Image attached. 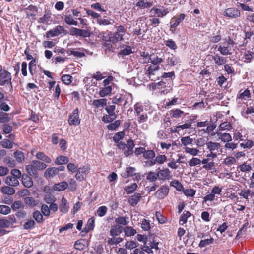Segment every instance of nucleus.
I'll return each instance as SVG.
<instances>
[{
  "label": "nucleus",
  "instance_id": "b1692460",
  "mask_svg": "<svg viewBox=\"0 0 254 254\" xmlns=\"http://www.w3.org/2000/svg\"><path fill=\"white\" fill-rule=\"evenodd\" d=\"M5 183L10 186H17L19 185V181L15 177L8 176L5 178Z\"/></svg>",
  "mask_w": 254,
  "mask_h": 254
},
{
  "label": "nucleus",
  "instance_id": "393cba45",
  "mask_svg": "<svg viewBox=\"0 0 254 254\" xmlns=\"http://www.w3.org/2000/svg\"><path fill=\"white\" fill-rule=\"evenodd\" d=\"M122 101H124L123 106L125 107L127 104H131L132 103V95L129 93H126L125 94H122Z\"/></svg>",
  "mask_w": 254,
  "mask_h": 254
},
{
  "label": "nucleus",
  "instance_id": "6e6d98bb",
  "mask_svg": "<svg viewBox=\"0 0 254 254\" xmlns=\"http://www.w3.org/2000/svg\"><path fill=\"white\" fill-rule=\"evenodd\" d=\"M33 217L37 223H41L43 221L42 214L39 211H35L33 213Z\"/></svg>",
  "mask_w": 254,
  "mask_h": 254
},
{
  "label": "nucleus",
  "instance_id": "412c9836",
  "mask_svg": "<svg viewBox=\"0 0 254 254\" xmlns=\"http://www.w3.org/2000/svg\"><path fill=\"white\" fill-rule=\"evenodd\" d=\"M68 186V183L66 182L63 181L57 184H55L53 186V190L57 191H61L66 189Z\"/></svg>",
  "mask_w": 254,
  "mask_h": 254
},
{
  "label": "nucleus",
  "instance_id": "79ce46f5",
  "mask_svg": "<svg viewBox=\"0 0 254 254\" xmlns=\"http://www.w3.org/2000/svg\"><path fill=\"white\" fill-rule=\"evenodd\" d=\"M114 21L112 19H108L104 18H98L97 20V23L100 25L107 26L112 24Z\"/></svg>",
  "mask_w": 254,
  "mask_h": 254
},
{
  "label": "nucleus",
  "instance_id": "49530a36",
  "mask_svg": "<svg viewBox=\"0 0 254 254\" xmlns=\"http://www.w3.org/2000/svg\"><path fill=\"white\" fill-rule=\"evenodd\" d=\"M14 156L16 160L18 162H22L25 158L24 153L22 151L19 150H17L14 153Z\"/></svg>",
  "mask_w": 254,
  "mask_h": 254
},
{
  "label": "nucleus",
  "instance_id": "69168bd1",
  "mask_svg": "<svg viewBox=\"0 0 254 254\" xmlns=\"http://www.w3.org/2000/svg\"><path fill=\"white\" fill-rule=\"evenodd\" d=\"M121 122L120 120H116L114 122L110 124L108 126L107 128L110 130H116L120 126Z\"/></svg>",
  "mask_w": 254,
  "mask_h": 254
},
{
  "label": "nucleus",
  "instance_id": "cd10ccee",
  "mask_svg": "<svg viewBox=\"0 0 254 254\" xmlns=\"http://www.w3.org/2000/svg\"><path fill=\"white\" fill-rule=\"evenodd\" d=\"M254 58V50L252 48V51L246 50L244 52V62L250 63Z\"/></svg>",
  "mask_w": 254,
  "mask_h": 254
},
{
  "label": "nucleus",
  "instance_id": "0eeeda50",
  "mask_svg": "<svg viewBox=\"0 0 254 254\" xmlns=\"http://www.w3.org/2000/svg\"><path fill=\"white\" fill-rule=\"evenodd\" d=\"M68 122L70 125L77 126L79 125L80 119L79 118L78 108L74 109L73 112L69 114Z\"/></svg>",
  "mask_w": 254,
  "mask_h": 254
},
{
  "label": "nucleus",
  "instance_id": "4d7b16f0",
  "mask_svg": "<svg viewBox=\"0 0 254 254\" xmlns=\"http://www.w3.org/2000/svg\"><path fill=\"white\" fill-rule=\"evenodd\" d=\"M170 114L172 115V117L178 118L181 117L184 114V112L179 109H176L170 111Z\"/></svg>",
  "mask_w": 254,
  "mask_h": 254
},
{
  "label": "nucleus",
  "instance_id": "864d4df0",
  "mask_svg": "<svg viewBox=\"0 0 254 254\" xmlns=\"http://www.w3.org/2000/svg\"><path fill=\"white\" fill-rule=\"evenodd\" d=\"M155 157V152L152 150H145L143 157L146 159H152Z\"/></svg>",
  "mask_w": 254,
  "mask_h": 254
},
{
  "label": "nucleus",
  "instance_id": "aec40b11",
  "mask_svg": "<svg viewBox=\"0 0 254 254\" xmlns=\"http://www.w3.org/2000/svg\"><path fill=\"white\" fill-rule=\"evenodd\" d=\"M136 169L132 167H128L126 168V170L121 173V176L125 178L133 176L135 173Z\"/></svg>",
  "mask_w": 254,
  "mask_h": 254
},
{
  "label": "nucleus",
  "instance_id": "9b49d317",
  "mask_svg": "<svg viewBox=\"0 0 254 254\" xmlns=\"http://www.w3.org/2000/svg\"><path fill=\"white\" fill-rule=\"evenodd\" d=\"M169 188L166 186H162L155 192V195L158 199H163L169 193Z\"/></svg>",
  "mask_w": 254,
  "mask_h": 254
},
{
  "label": "nucleus",
  "instance_id": "9d476101",
  "mask_svg": "<svg viewBox=\"0 0 254 254\" xmlns=\"http://www.w3.org/2000/svg\"><path fill=\"white\" fill-rule=\"evenodd\" d=\"M206 145L208 152H215L216 154H220L219 149L220 147V144L219 143L208 141L206 143Z\"/></svg>",
  "mask_w": 254,
  "mask_h": 254
},
{
  "label": "nucleus",
  "instance_id": "e433bc0d",
  "mask_svg": "<svg viewBox=\"0 0 254 254\" xmlns=\"http://www.w3.org/2000/svg\"><path fill=\"white\" fill-rule=\"evenodd\" d=\"M68 161V158L65 156L61 155L56 158L55 163L57 165H63L67 163Z\"/></svg>",
  "mask_w": 254,
  "mask_h": 254
},
{
  "label": "nucleus",
  "instance_id": "a19ab883",
  "mask_svg": "<svg viewBox=\"0 0 254 254\" xmlns=\"http://www.w3.org/2000/svg\"><path fill=\"white\" fill-rule=\"evenodd\" d=\"M32 163L38 170H44L47 167V165L45 163L38 160H33Z\"/></svg>",
  "mask_w": 254,
  "mask_h": 254
},
{
  "label": "nucleus",
  "instance_id": "774afa93",
  "mask_svg": "<svg viewBox=\"0 0 254 254\" xmlns=\"http://www.w3.org/2000/svg\"><path fill=\"white\" fill-rule=\"evenodd\" d=\"M254 145V142L251 140H247L245 142L240 143V146L246 149H250Z\"/></svg>",
  "mask_w": 254,
  "mask_h": 254
},
{
  "label": "nucleus",
  "instance_id": "f3484780",
  "mask_svg": "<svg viewBox=\"0 0 254 254\" xmlns=\"http://www.w3.org/2000/svg\"><path fill=\"white\" fill-rule=\"evenodd\" d=\"M158 175L160 180H169L170 178V171L168 168L163 169L158 172Z\"/></svg>",
  "mask_w": 254,
  "mask_h": 254
},
{
  "label": "nucleus",
  "instance_id": "f03ea898",
  "mask_svg": "<svg viewBox=\"0 0 254 254\" xmlns=\"http://www.w3.org/2000/svg\"><path fill=\"white\" fill-rule=\"evenodd\" d=\"M237 48L236 43L229 37L225 39V42L220 44L218 51L223 56L232 54Z\"/></svg>",
  "mask_w": 254,
  "mask_h": 254
},
{
  "label": "nucleus",
  "instance_id": "1a4fd4ad",
  "mask_svg": "<svg viewBox=\"0 0 254 254\" xmlns=\"http://www.w3.org/2000/svg\"><path fill=\"white\" fill-rule=\"evenodd\" d=\"M169 12V11L167 8L162 9L153 7L150 11L151 16H155L156 15L158 17H163Z\"/></svg>",
  "mask_w": 254,
  "mask_h": 254
},
{
  "label": "nucleus",
  "instance_id": "603ef678",
  "mask_svg": "<svg viewBox=\"0 0 254 254\" xmlns=\"http://www.w3.org/2000/svg\"><path fill=\"white\" fill-rule=\"evenodd\" d=\"M181 142L182 143V145L185 146H187V145L191 144L192 143L193 139L189 136L182 137L181 138Z\"/></svg>",
  "mask_w": 254,
  "mask_h": 254
},
{
  "label": "nucleus",
  "instance_id": "c756f323",
  "mask_svg": "<svg viewBox=\"0 0 254 254\" xmlns=\"http://www.w3.org/2000/svg\"><path fill=\"white\" fill-rule=\"evenodd\" d=\"M107 99L102 98L93 101L92 105L97 108H103L107 105Z\"/></svg>",
  "mask_w": 254,
  "mask_h": 254
},
{
  "label": "nucleus",
  "instance_id": "72a5a7b5",
  "mask_svg": "<svg viewBox=\"0 0 254 254\" xmlns=\"http://www.w3.org/2000/svg\"><path fill=\"white\" fill-rule=\"evenodd\" d=\"M152 5V2L145 1L144 0H140L136 4V6L140 9L148 8L151 7Z\"/></svg>",
  "mask_w": 254,
  "mask_h": 254
},
{
  "label": "nucleus",
  "instance_id": "37998d69",
  "mask_svg": "<svg viewBox=\"0 0 254 254\" xmlns=\"http://www.w3.org/2000/svg\"><path fill=\"white\" fill-rule=\"evenodd\" d=\"M138 246H139V244L135 241H127L125 245L126 248L128 250L136 249Z\"/></svg>",
  "mask_w": 254,
  "mask_h": 254
},
{
  "label": "nucleus",
  "instance_id": "20e7f679",
  "mask_svg": "<svg viewBox=\"0 0 254 254\" xmlns=\"http://www.w3.org/2000/svg\"><path fill=\"white\" fill-rule=\"evenodd\" d=\"M218 155L215 152H209L206 156V158L202 160V163L204 164L203 167L206 170L212 169L215 166L214 163L212 160L216 158Z\"/></svg>",
  "mask_w": 254,
  "mask_h": 254
},
{
  "label": "nucleus",
  "instance_id": "8fccbe9b",
  "mask_svg": "<svg viewBox=\"0 0 254 254\" xmlns=\"http://www.w3.org/2000/svg\"><path fill=\"white\" fill-rule=\"evenodd\" d=\"M179 129L181 134H182V132L183 130H186L190 129L191 127V123L190 122H187L182 125H178Z\"/></svg>",
  "mask_w": 254,
  "mask_h": 254
},
{
  "label": "nucleus",
  "instance_id": "f704fd0d",
  "mask_svg": "<svg viewBox=\"0 0 254 254\" xmlns=\"http://www.w3.org/2000/svg\"><path fill=\"white\" fill-rule=\"evenodd\" d=\"M123 230L125 232V236L127 237H131L135 235L137 233L136 230L131 226H126L123 228Z\"/></svg>",
  "mask_w": 254,
  "mask_h": 254
},
{
  "label": "nucleus",
  "instance_id": "7ed1b4c3",
  "mask_svg": "<svg viewBox=\"0 0 254 254\" xmlns=\"http://www.w3.org/2000/svg\"><path fill=\"white\" fill-rule=\"evenodd\" d=\"M126 32V29L124 26L120 25L117 27L116 31L110 35V42L116 43L124 40L123 36Z\"/></svg>",
  "mask_w": 254,
  "mask_h": 254
},
{
  "label": "nucleus",
  "instance_id": "6ab92c4d",
  "mask_svg": "<svg viewBox=\"0 0 254 254\" xmlns=\"http://www.w3.org/2000/svg\"><path fill=\"white\" fill-rule=\"evenodd\" d=\"M25 10L26 15L28 17L35 16L38 12L37 7L33 5H30Z\"/></svg>",
  "mask_w": 254,
  "mask_h": 254
},
{
  "label": "nucleus",
  "instance_id": "bb28decb",
  "mask_svg": "<svg viewBox=\"0 0 254 254\" xmlns=\"http://www.w3.org/2000/svg\"><path fill=\"white\" fill-rule=\"evenodd\" d=\"M60 210L63 213H66L68 211L69 206L67 204V200L64 197H62V201L59 205Z\"/></svg>",
  "mask_w": 254,
  "mask_h": 254
},
{
  "label": "nucleus",
  "instance_id": "4c0bfd02",
  "mask_svg": "<svg viewBox=\"0 0 254 254\" xmlns=\"http://www.w3.org/2000/svg\"><path fill=\"white\" fill-rule=\"evenodd\" d=\"M95 227V220L93 218H90L89 219L87 224L84 228L83 231L88 232L90 230H93Z\"/></svg>",
  "mask_w": 254,
  "mask_h": 254
},
{
  "label": "nucleus",
  "instance_id": "6e6552de",
  "mask_svg": "<svg viewBox=\"0 0 254 254\" xmlns=\"http://www.w3.org/2000/svg\"><path fill=\"white\" fill-rule=\"evenodd\" d=\"M223 15L231 18H237L240 16V11L236 8H229L224 11Z\"/></svg>",
  "mask_w": 254,
  "mask_h": 254
},
{
  "label": "nucleus",
  "instance_id": "13d9d810",
  "mask_svg": "<svg viewBox=\"0 0 254 254\" xmlns=\"http://www.w3.org/2000/svg\"><path fill=\"white\" fill-rule=\"evenodd\" d=\"M250 97V92L248 89L245 90L242 93L238 95L239 99L246 100Z\"/></svg>",
  "mask_w": 254,
  "mask_h": 254
},
{
  "label": "nucleus",
  "instance_id": "f257e3e1",
  "mask_svg": "<svg viewBox=\"0 0 254 254\" xmlns=\"http://www.w3.org/2000/svg\"><path fill=\"white\" fill-rule=\"evenodd\" d=\"M125 135L124 131H120L116 133L113 136V140L116 143H118V147L119 149L124 150V154L126 157H128L133 154V149L134 147V141L132 139L127 140V143L122 141L119 142L122 139Z\"/></svg>",
  "mask_w": 254,
  "mask_h": 254
},
{
  "label": "nucleus",
  "instance_id": "2f4dec72",
  "mask_svg": "<svg viewBox=\"0 0 254 254\" xmlns=\"http://www.w3.org/2000/svg\"><path fill=\"white\" fill-rule=\"evenodd\" d=\"M115 222L117 225L125 226L129 223V218L127 216H120L115 218Z\"/></svg>",
  "mask_w": 254,
  "mask_h": 254
},
{
  "label": "nucleus",
  "instance_id": "c85d7f7f",
  "mask_svg": "<svg viewBox=\"0 0 254 254\" xmlns=\"http://www.w3.org/2000/svg\"><path fill=\"white\" fill-rule=\"evenodd\" d=\"M34 165L31 162V164L27 165L26 170L27 172L31 176L37 177L38 176L37 169L34 167Z\"/></svg>",
  "mask_w": 254,
  "mask_h": 254
},
{
  "label": "nucleus",
  "instance_id": "a878e982",
  "mask_svg": "<svg viewBox=\"0 0 254 254\" xmlns=\"http://www.w3.org/2000/svg\"><path fill=\"white\" fill-rule=\"evenodd\" d=\"M112 91V86H104L99 92V95L101 97H105L111 95Z\"/></svg>",
  "mask_w": 254,
  "mask_h": 254
},
{
  "label": "nucleus",
  "instance_id": "5fc2aeb1",
  "mask_svg": "<svg viewBox=\"0 0 254 254\" xmlns=\"http://www.w3.org/2000/svg\"><path fill=\"white\" fill-rule=\"evenodd\" d=\"M214 239L212 238L209 239H206L205 240H201L199 244V246L200 248L204 247L207 245L211 244L213 243Z\"/></svg>",
  "mask_w": 254,
  "mask_h": 254
},
{
  "label": "nucleus",
  "instance_id": "dca6fc26",
  "mask_svg": "<svg viewBox=\"0 0 254 254\" xmlns=\"http://www.w3.org/2000/svg\"><path fill=\"white\" fill-rule=\"evenodd\" d=\"M151 62L154 65L158 66L163 62L162 58L159 57L157 54H151L148 60V62Z\"/></svg>",
  "mask_w": 254,
  "mask_h": 254
},
{
  "label": "nucleus",
  "instance_id": "09e8293b",
  "mask_svg": "<svg viewBox=\"0 0 254 254\" xmlns=\"http://www.w3.org/2000/svg\"><path fill=\"white\" fill-rule=\"evenodd\" d=\"M254 193L249 189L242 190L240 193V196L246 199H248L249 197H252Z\"/></svg>",
  "mask_w": 254,
  "mask_h": 254
},
{
  "label": "nucleus",
  "instance_id": "a211bd4d",
  "mask_svg": "<svg viewBox=\"0 0 254 254\" xmlns=\"http://www.w3.org/2000/svg\"><path fill=\"white\" fill-rule=\"evenodd\" d=\"M141 195L139 193H135L133 195H131L128 198V202L132 206H135L140 201Z\"/></svg>",
  "mask_w": 254,
  "mask_h": 254
},
{
  "label": "nucleus",
  "instance_id": "ddd939ff",
  "mask_svg": "<svg viewBox=\"0 0 254 254\" xmlns=\"http://www.w3.org/2000/svg\"><path fill=\"white\" fill-rule=\"evenodd\" d=\"M186 15L184 14H181L178 17H173L171 20L170 22V29H175L184 20Z\"/></svg>",
  "mask_w": 254,
  "mask_h": 254
},
{
  "label": "nucleus",
  "instance_id": "052dcab7",
  "mask_svg": "<svg viewBox=\"0 0 254 254\" xmlns=\"http://www.w3.org/2000/svg\"><path fill=\"white\" fill-rule=\"evenodd\" d=\"M242 129L236 130L233 134V138L235 140H243V136L242 134Z\"/></svg>",
  "mask_w": 254,
  "mask_h": 254
},
{
  "label": "nucleus",
  "instance_id": "0e129e2a",
  "mask_svg": "<svg viewBox=\"0 0 254 254\" xmlns=\"http://www.w3.org/2000/svg\"><path fill=\"white\" fill-rule=\"evenodd\" d=\"M123 240V239L121 237L115 238V237H112L108 239V243L110 245H116L122 242Z\"/></svg>",
  "mask_w": 254,
  "mask_h": 254
},
{
  "label": "nucleus",
  "instance_id": "39448f33",
  "mask_svg": "<svg viewBox=\"0 0 254 254\" xmlns=\"http://www.w3.org/2000/svg\"><path fill=\"white\" fill-rule=\"evenodd\" d=\"M90 167L88 165H85L78 168L75 174L76 179L79 181H82L86 178L90 172Z\"/></svg>",
  "mask_w": 254,
  "mask_h": 254
},
{
  "label": "nucleus",
  "instance_id": "58836bf2",
  "mask_svg": "<svg viewBox=\"0 0 254 254\" xmlns=\"http://www.w3.org/2000/svg\"><path fill=\"white\" fill-rule=\"evenodd\" d=\"M185 152L189 154L192 156H197L199 152V150L195 148H190L189 147H186L184 148Z\"/></svg>",
  "mask_w": 254,
  "mask_h": 254
},
{
  "label": "nucleus",
  "instance_id": "c9c22d12",
  "mask_svg": "<svg viewBox=\"0 0 254 254\" xmlns=\"http://www.w3.org/2000/svg\"><path fill=\"white\" fill-rule=\"evenodd\" d=\"M36 157L38 160L43 161L47 163H49L51 161V158L42 152H37Z\"/></svg>",
  "mask_w": 254,
  "mask_h": 254
},
{
  "label": "nucleus",
  "instance_id": "338daca9",
  "mask_svg": "<svg viewBox=\"0 0 254 254\" xmlns=\"http://www.w3.org/2000/svg\"><path fill=\"white\" fill-rule=\"evenodd\" d=\"M167 160V157L165 155H158L155 158L156 164H162Z\"/></svg>",
  "mask_w": 254,
  "mask_h": 254
},
{
  "label": "nucleus",
  "instance_id": "4be33fe9",
  "mask_svg": "<svg viewBox=\"0 0 254 254\" xmlns=\"http://www.w3.org/2000/svg\"><path fill=\"white\" fill-rule=\"evenodd\" d=\"M22 182L26 188H30L33 186V182L32 178L27 174H23L22 176Z\"/></svg>",
  "mask_w": 254,
  "mask_h": 254
},
{
  "label": "nucleus",
  "instance_id": "5701e85b",
  "mask_svg": "<svg viewBox=\"0 0 254 254\" xmlns=\"http://www.w3.org/2000/svg\"><path fill=\"white\" fill-rule=\"evenodd\" d=\"M58 174L57 167H51L46 169L44 173V176L47 178H52Z\"/></svg>",
  "mask_w": 254,
  "mask_h": 254
},
{
  "label": "nucleus",
  "instance_id": "ea45409f",
  "mask_svg": "<svg viewBox=\"0 0 254 254\" xmlns=\"http://www.w3.org/2000/svg\"><path fill=\"white\" fill-rule=\"evenodd\" d=\"M1 190L2 192L7 195H12L15 192V189L9 186H4Z\"/></svg>",
  "mask_w": 254,
  "mask_h": 254
},
{
  "label": "nucleus",
  "instance_id": "2eb2a0df",
  "mask_svg": "<svg viewBox=\"0 0 254 254\" xmlns=\"http://www.w3.org/2000/svg\"><path fill=\"white\" fill-rule=\"evenodd\" d=\"M212 59L214 61L215 64L218 66L222 65L227 62L225 57L220 56L218 53L212 56Z\"/></svg>",
  "mask_w": 254,
  "mask_h": 254
},
{
  "label": "nucleus",
  "instance_id": "bf43d9fd",
  "mask_svg": "<svg viewBox=\"0 0 254 254\" xmlns=\"http://www.w3.org/2000/svg\"><path fill=\"white\" fill-rule=\"evenodd\" d=\"M11 226L10 220L7 218L0 219V228H8Z\"/></svg>",
  "mask_w": 254,
  "mask_h": 254
},
{
  "label": "nucleus",
  "instance_id": "473e14b6",
  "mask_svg": "<svg viewBox=\"0 0 254 254\" xmlns=\"http://www.w3.org/2000/svg\"><path fill=\"white\" fill-rule=\"evenodd\" d=\"M166 61L167 64L170 66H174L177 64V58L172 54H167Z\"/></svg>",
  "mask_w": 254,
  "mask_h": 254
},
{
  "label": "nucleus",
  "instance_id": "680f3d73",
  "mask_svg": "<svg viewBox=\"0 0 254 254\" xmlns=\"http://www.w3.org/2000/svg\"><path fill=\"white\" fill-rule=\"evenodd\" d=\"M137 185L136 183H134L131 185L126 187L125 190L127 194L133 193L136 189Z\"/></svg>",
  "mask_w": 254,
  "mask_h": 254
},
{
  "label": "nucleus",
  "instance_id": "e2e57ef3",
  "mask_svg": "<svg viewBox=\"0 0 254 254\" xmlns=\"http://www.w3.org/2000/svg\"><path fill=\"white\" fill-rule=\"evenodd\" d=\"M202 161L198 158H192L188 161V165L191 167L200 165Z\"/></svg>",
  "mask_w": 254,
  "mask_h": 254
},
{
  "label": "nucleus",
  "instance_id": "423d86ee",
  "mask_svg": "<svg viewBox=\"0 0 254 254\" xmlns=\"http://www.w3.org/2000/svg\"><path fill=\"white\" fill-rule=\"evenodd\" d=\"M12 76L11 73L6 70H3L0 74V85H9L10 90H12L13 87L11 82Z\"/></svg>",
  "mask_w": 254,
  "mask_h": 254
},
{
  "label": "nucleus",
  "instance_id": "c03bdc74",
  "mask_svg": "<svg viewBox=\"0 0 254 254\" xmlns=\"http://www.w3.org/2000/svg\"><path fill=\"white\" fill-rule=\"evenodd\" d=\"M108 208L106 206H101L97 209L96 214L99 217H103L106 214Z\"/></svg>",
  "mask_w": 254,
  "mask_h": 254
},
{
  "label": "nucleus",
  "instance_id": "f8f14e48",
  "mask_svg": "<svg viewBox=\"0 0 254 254\" xmlns=\"http://www.w3.org/2000/svg\"><path fill=\"white\" fill-rule=\"evenodd\" d=\"M217 135L219 139H220L222 142L227 143L232 140L231 135L228 133H222L221 131H216L211 134V135Z\"/></svg>",
  "mask_w": 254,
  "mask_h": 254
},
{
  "label": "nucleus",
  "instance_id": "4468645a",
  "mask_svg": "<svg viewBox=\"0 0 254 254\" xmlns=\"http://www.w3.org/2000/svg\"><path fill=\"white\" fill-rule=\"evenodd\" d=\"M123 227L119 225H114L112 226L110 230V235L112 237L119 236L122 233Z\"/></svg>",
  "mask_w": 254,
  "mask_h": 254
},
{
  "label": "nucleus",
  "instance_id": "de8ad7c7",
  "mask_svg": "<svg viewBox=\"0 0 254 254\" xmlns=\"http://www.w3.org/2000/svg\"><path fill=\"white\" fill-rule=\"evenodd\" d=\"M191 216V213L189 211H187L183 213L180 217L179 223L180 225H184L187 222L188 218Z\"/></svg>",
  "mask_w": 254,
  "mask_h": 254
},
{
  "label": "nucleus",
  "instance_id": "7c9ffc66",
  "mask_svg": "<svg viewBox=\"0 0 254 254\" xmlns=\"http://www.w3.org/2000/svg\"><path fill=\"white\" fill-rule=\"evenodd\" d=\"M232 128V125L228 122H224L220 124L217 131H229Z\"/></svg>",
  "mask_w": 254,
  "mask_h": 254
},
{
  "label": "nucleus",
  "instance_id": "a18cd8bd",
  "mask_svg": "<svg viewBox=\"0 0 254 254\" xmlns=\"http://www.w3.org/2000/svg\"><path fill=\"white\" fill-rule=\"evenodd\" d=\"M65 22L69 25L77 26L78 22L74 20L71 15H65L64 17Z\"/></svg>",
  "mask_w": 254,
  "mask_h": 254
},
{
  "label": "nucleus",
  "instance_id": "3c124183",
  "mask_svg": "<svg viewBox=\"0 0 254 254\" xmlns=\"http://www.w3.org/2000/svg\"><path fill=\"white\" fill-rule=\"evenodd\" d=\"M11 210L10 207L5 205H0V213L2 215H7L10 213Z\"/></svg>",
  "mask_w": 254,
  "mask_h": 254
}]
</instances>
